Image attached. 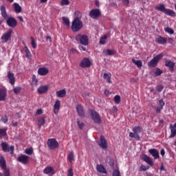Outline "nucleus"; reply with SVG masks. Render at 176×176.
Segmentation results:
<instances>
[{
  "label": "nucleus",
  "mask_w": 176,
  "mask_h": 176,
  "mask_svg": "<svg viewBox=\"0 0 176 176\" xmlns=\"http://www.w3.org/2000/svg\"><path fill=\"white\" fill-rule=\"evenodd\" d=\"M12 33H13V31L12 30H9L8 32L4 33L1 38V42L3 43H6L8 41H10V39L12 38Z\"/></svg>",
  "instance_id": "nucleus-5"
},
{
  "label": "nucleus",
  "mask_w": 176,
  "mask_h": 176,
  "mask_svg": "<svg viewBox=\"0 0 176 176\" xmlns=\"http://www.w3.org/2000/svg\"><path fill=\"white\" fill-rule=\"evenodd\" d=\"M77 124L78 125L79 129H82L85 127V124L80 122L79 120H77Z\"/></svg>",
  "instance_id": "nucleus-51"
},
{
  "label": "nucleus",
  "mask_w": 176,
  "mask_h": 176,
  "mask_svg": "<svg viewBox=\"0 0 176 176\" xmlns=\"http://www.w3.org/2000/svg\"><path fill=\"white\" fill-rule=\"evenodd\" d=\"M34 149H32V148H27L25 149V153H26V155H29L30 156L32 155Z\"/></svg>",
  "instance_id": "nucleus-39"
},
{
  "label": "nucleus",
  "mask_w": 176,
  "mask_h": 176,
  "mask_svg": "<svg viewBox=\"0 0 176 176\" xmlns=\"http://www.w3.org/2000/svg\"><path fill=\"white\" fill-rule=\"evenodd\" d=\"M168 43L173 44V42H174V39L171 37H168Z\"/></svg>",
  "instance_id": "nucleus-58"
},
{
  "label": "nucleus",
  "mask_w": 176,
  "mask_h": 176,
  "mask_svg": "<svg viewBox=\"0 0 176 176\" xmlns=\"http://www.w3.org/2000/svg\"><path fill=\"white\" fill-rule=\"evenodd\" d=\"M123 3H124V5H129L130 1L129 0H122Z\"/></svg>",
  "instance_id": "nucleus-64"
},
{
  "label": "nucleus",
  "mask_w": 176,
  "mask_h": 176,
  "mask_svg": "<svg viewBox=\"0 0 176 176\" xmlns=\"http://www.w3.org/2000/svg\"><path fill=\"white\" fill-rule=\"evenodd\" d=\"M0 176H10V170L9 168L3 169V173L0 172Z\"/></svg>",
  "instance_id": "nucleus-33"
},
{
  "label": "nucleus",
  "mask_w": 176,
  "mask_h": 176,
  "mask_svg": "<svg viewBox=\"0 0 176 176\" xmlns=\"http://www.w3.org/2000/svg\"><path fill=\"white\" fill-rule=\"evenodd\" d=\"M6 21L7 23V25L11 28H15V27H17V21H16V19L12 16L7 18Z\"/></svg>",
  "instance_id": "nucleus-10"
},
{
  "label": "nucleus",
  "mask_w": 176,
  "mask_h": 176,
  "mask_svg": "<svg viewBox=\"0 0 176 176\" xmlns=\"http://www.w3.org/2000/svg\"><path fill=\"white\" fill-rule=\"evenodd\" d=\"M31 39V45L33 47V49H36V43H35V39H34V37L31 36L30 37Z\"/></svg>",
  "instance_id": "nucleus-47"
},
{
  "label": "nucleus",
  "mask_w": 176,
  "mask_h": 176,
  "mask_svg": "<svg viewBox=\"0 0 176 176\" xmlns=\"http://www.w3.org/2000/svg\"><path fill=\"white\" fill-rule=\"evenodd\" d=\"M113 176H120V172H119L118 170H115L113 172Z\"/></svg>",
  "instance_id": "nucleus-56"
},
{
  "label": "nucleus",
  "mask_w": 176,
  "mask_h": 176,
  "mask_svg": "<svg viewBox=\"0 0 176 176\" xmlns=\"http://www.w3.org/2000/svg\"><path fill=\"white\" fill-rule=\"evenodd\" d=\"M114 102L115 104H120V96L116 95L114 96Z\"/></svg>",
  "instance_id": "nucleus-42"
},
{
  "label": "nucleus",
  "mask_w": 176,
  "mask_h": 176,
  "mask_svg": "<svg viewBox=\"0 0 176 176\" xmlns=\"http://www.w3.org/2000/svg\"><path fill=\"white\" fill-rule=\"evenodd\" d=\"M82 27L83 23L78 17H76L72 23V30L74 32H78Z\"/></svg>",
  "instance_id": "nucleus-1"
},
{
  "label": "nucleus",
  "mask_w": 176,
  "mask_h": 176,
  "mask_svg": "<svg viewBox=\"0 0 176 176\" xmlns=\"http://www.w3.org/2000/svg\"><path fill=\"white\" fill-rule=\"evenodd\" d=\"M8 96V92L5 89H0V101H5L6 100V97Z\"/></svg>",
  "instance_id": "nucleus-19"
},
{
  "label": "nucleus",
  "mask_w": 176,
  "mask_h": 176,
  "mask_svg": "<svg viewBox=\"0 0 176 176\" xmlns=\"http://www.w3.org/2000/svg\"><path fill=\"white\" fill-rule=\"evenodd\" d=\"M0 12H1V17H3L4 20H7V19H8L9 17V15H8V12H6V7H5V6H1Z\"/></svg>",
  "instance_id": "nucleus-16"
},
{
  "label": "nucleus",
  "mask_w": 176,
  "mask_h": 176,
  "mask_svg": "<svg viewBox=\"0 0 176 176\" xmlns=\"http://www.w3.org/2000/svg\"><path fill=\"white\" fill-rule=\"evenodd\" d=\"M155 9L156 10H160V12H162V13H165L166 10L164 4H161L158 7H155Z\"/></svg>",
  "instance_id": "nucleus-35"
},
{
  "label": "nucleus",
  "mask_w": 176,
  "mask_h": 176,
  "mask_svg": "<svg viewBox=\"0 0 176 176\" xmlns=\"http://www.w3.org/2000/svg\"><path fill=\"white\" fill-rule=\"evenodd\" d=\"M104 93L105 96H110L111 95V92H109V90H108V89L104 90Z\"/></svg>",
  "instance_id": "nucleus-60"
},
{
  "label": "nucleus",
  "mask_w": 176,
  "mask_h": 176,
  "mask_svg": "<svg viewBox=\"0 0 176 176\" xmlns=\"http://www.w3.org/2000/svg\"><path fill=\"white\" fill-rule=\"evenodd\" d=\"M165 32H167L168 34H170V35H173V34H174V30L168 27L165 28Z\"/></svg>",
  "instance_id": "nucleus-46"
},
{
  "label": "nucleus",
  "mask_w": 176,
  "mask_h": 176,
  "mask_svg": "<svg viewBox=\"0 0 176 176\" xmlns=\"http://www.w3.org/2000/svg\"><path fill=\"white\" fill-rule=\"evenodd\" d=\"M6 135V131L4 129H0V137H5Z\"/></svg>",
  "instance_id": "nucleus-54"
},
{
  "label": "nucleus",
  "mask_w": 176,
  "mask_h": 176,
  "mask_svg": "<svg viewBox=\"0 0 176 176\" xmlns=\"http://www.w3.org/2000/svg\"><path fill=\"white\" fill-rule=\"evenodd\" d=\"M76 111L78 113V116L81 118H83L85 116V111L83 110V107L80 105H78L76 107Z\"/></svg>",
  "instance_id": "nucleus-27"
},
{
  "label": "nucleus",
  "mask_w": 176,
  "mask_h": 176,
  "mask_svg": "<svg viewBox=\"0 0 176 176\" xmlns=\"http://www.w3.org/2000/svg\"><path fill=\"white\" fill-rule=\"evenodd\" d=\"M100 16H101V10L100 9H92L89 12V16L94 20H97Z\"/></svg>",
  "instance_id": "nucleus-7"
},
{
  "label": "nucleus",
  "mask_w": 176,
  "mask_h": 176,
  "mask_svg": "<svg viewBox=\"0 0 176 176\" xmlns=\"http://www.w3.org/2000/svg\"><path fill=\"white\" fill-rule=\"evenodd\" d=\"M7 76L9 80V83H10V85H14V83L16 82V78L14 77V74L10 72H8Z\"/></svg>",
  "instance_id": "nucleus-17"
},
{
  "label": "nucleus",
  "mask_w": 176,
  "mask_h": 176,
  "mask_svg": "<svg viewBox=\"0 0 176 176\" xmlns=\"http://www.w3.org/2000/svg\"><path fill=\"white\" fill-rule=\"evenodd\" d=\"M113 112L116 113L118 112V107L116 106H113L112 109Z\"/></svg>",
  "instance_id": "nucleus-61"
},
{
  "label": "nucleus",
  "mask_w": 176,
  "mask_h": 176,
  "mask_svg": "<svg viewBox=\"0 0 176 176\" xmlns=\"http://www.w3.org/2000/svg\"><path fill=\"white\" fill-rule=\"evenodd\" d=\"M43 113V110L42 109H38L36 112V115H42Z\"/></svg>",
  "instance_id": "nucleus-57"
},
{
  "label": "nucleus",
  "mask_w": 176,
  "mask_h": 176,
  "mask_svg": "<svg viewBox=\"0 0 176 176\" xmlns=\"http://www.w3.org/2000/svg\"><path fill=\"white\" fill-rule=\"evenodd\" d=\"M18 162L22 163V164H28V162H30V157L25 155H21L18 157Z\"/></svg>",
  "instance_id": "nucleus-13"
},
{
  "label": "nucleus",
  "mask_w": 176,
  "mask_h": 176,
  "mask_svg": "<svg viewBox=\"0 0 176 176\" xmlns=\"http://www.w3.org/2000/svg\"><path fill=\"white\" fill-rule=\"evenodd\" d=\"M91 65V61L89 58H84L80 63V67L81 68H89Z\"/></svg>",
  "instance_id": "nucleus-11"
},
{
  "label": "nucleus",
  "mask_w": 176,
  "mask_h": 176,
  "mask_svg": "<svg viewBox=\"0 0 176 176\" xmlns=\"http://www.w3.org/2000/svg\"><path fill=\"white\" fill-rule=\"evenodd\" d=\"M0 167L2 168V170L8 168L6 166V161L5 160V157H3V156L0 157Z\"/></svg>",
  "instance_id": "nucleus-26"
},
{
  "label": "nucleus",
  "mask_w": 176,
  "mask_h": 176,
  "mask_svg": "<svg viewBox=\"0 0 176 176\" xmlns=\"http://www.w3.org/2000/svg\"><path fill=\"white\" fill-rule=\"evenodd\" d=\"M107 35H104V36L101 37L100 39V45H105V41H107Z\"/></svg>",
  "instance_id": "nucleus-44"
},
{
  "label": "nucleus",
  "mask_w": 176,
  "mask_h": 176,
  "mask_svg": "<svg viewBox=\"0 0 176 176\" xmlns=\"http://www.w3.org/2000/svg\"><path fill=\"white\" fill-rule=\"evenodd\" d=\"M96 170L98 171V173H101L102 174H107V169H105V167H104V165H97L96 166Z\"/></svg>",
  "instance_id": "nucleus-28"
},
{
  "label": "nucleus",
  "mask_w": 176,
  "mask_h": 176,
  "mask_svg": "<svg viewBox=\"0 0 176 176\" xmlns=\"http://www.w3.org/2000/svg\"><path fill=\"white\" fill-rule=\"evenodd\" d=\"M140 171H146V170H149L148 166L142 165L140 167Z\"/></svg>",
  "instance_id": "nucleus-48"
},
{
  "label": "nucleus",
  "mask_w": 176,
  "mask_h": 176,
  "mask_svg": "<svg viewBox=\"0 0 176 176\" xmlns=\"http://www.w3.org/2000/svg\"><path fill=\"white\" fill-rule=\"evenodd\" d=\"M24 50H25V57L27 58H31L32 55H31V52L28 50V47H25Z\"/></svg>",
  "instance_id": "nucleus-38"
},
{
  "label": "nucleus",
  "mask_w": 176,
  "mask_h": 176,
  "mask_svg": "<svg viewBox=\"0 0 176 176\" xmlns=\"http://www.w3.org/2000/svg\"><path fill=\"white\" fill-rule=\"evenodd\" d=\"M162 109H163V108L160 107H157V109H156L157 113H160V112L162 111Z\"/></svg>",
  "instance_id": "nucleus-59"
},
{
  "label": "nucleus",
  "mask_w": 176,
  "mask_h": 176,
  "mask_svg": "<svg viewBox=\"0 0 176 176\" xmlns=\"http://www.w3.org/2000/svg\"><path fill=\"white\" fill-rule=\"evenodd\" d=\"M157 105H159V107L160 108H162L163 109V107H164L165 105V103H164V101H163V100H160L158 102H157Z\"/></svg>",
  "instance_id": "nucleus-49"
},
{
  "label": "nucleus",
  "mask_w": 176,
  "mask_h": 176,
  "mask_svg": "<svg viewBox=\"0 0 176 176\" xmlns=\"http://www.w3.org/2000/svg\"><path fill=\"white\" fill-rule=\"evenodd\" d=\"M76 41L77 42H79L81 45H83L84 46H87V45H89V37L87 36V35L78 34L76 36Z\"/></svg>",
  "instance_id": "nucleus-3"
},
{
  "label": "nucleus",
  "mask_w": 176,
  "mask_h": 176,
  "mask_svg": "<svg viewBox=\"0 0 176 176\" xmlns=\"http://www.w3.org/2000/svg\"><path fill=\"white\" fill-rule=\"evenodd\" d=\"M155 42L159 45H164L167 43V38L164 37H162L161 36H158L155 38Z\"/></svg>",
  "instance_id": "nucleus-18"
},
{
  "label": "nucleus",
  "mask_w": 176,
  "mask_h": 176,
  "mask_svg": "<svg viewBox=\"0 0 176 176\" xmlns=\"http://www.w3.org/2000/svg\"><path fill=\"white\" fill-rule=\"evenodd\" d=\"M47 146L50 149H56L58 148V142L55 138L49 139L47 140Z\"/></svg>",
  "instance_id": "nucleus-9"
},
{
  "label": "nucleus",
  "mask_w": 176,
  "mask_h": 176,
  "mask_svg": "<svg viewBox=\"0 0 176 176\" xmlns=\"http://www.w3.org/2000/svg\"><path fill=\"white\" fill-rule=\"evenodd\" d=\"M38 75H41V76H45V75H47L49 74V69H46V67H41L38 70Z\"/></svg>",
  "instance_id": "nucleus-24"
},
{
  "label": "nucleus",
  "mask_w": 176,
  "mask_h": 176,
  "mask_svg": "<svg viewBox=\"0 0 176 176\" xmlns=\"http://www.w3.org/2000/svg\"><path fill=\"white\" fill-rule=\"evenodd\" d=\"M45 124V119L43 118H39L38 119V126L41 127V126H43Z\"/></svg>",
  "instance_id": "nucleus-52"
},
{
  "label": "nucleus",
  "mask_w": 176,
  "mask_h": 176,
  "mask_svg": "<svg viewBox=\"0 0 176 176\" xmlns=\"http://www.w3.org/2000/svg\"><path fill=\"white\" fill-rule=\"evenodd\" d=\"M142 159L144 160V162H146L147 164H149L150 166H153V161H152V159L146 155H142Z\"/></svg>",
  "instance_id": "nucleus-20"
},
{
  "label": "nucleus",
  "mask_w": 176,
  "mask_h": 176,
  "mask_svg": "<svg viewBox=\"0 0 176 176\" xmlns=\"http://www.w3.org/2000/svg\"><path fill=\"white\" fill-rule=\"evenodd\" d=\"M165 67H168L170 71H174V67H175V63L171 60H168L165 63Z\"/></svg>",
  "instance_id": "nucleus-21"
},
{
  "label": "nucleus",
  "mask_w": 176,
  "mask_h": 176,
  "mask_svg": "<svg viewBox=\"0 0 176 176\" xmlns=\"http://www.w3.org/2000/svg\"><path fill=\"white\" fill-rule=\"evenodd\" d=\"M142 128L140 126H135L133 129V132L129 133V137L131 138H135L136 141H140L141 138L140 133H141Z\"/></svg>",
  "instance_id": "nucleus-2"
},
{
  "label": "nucleus",
  "mask_w": 176,
  "mask_h": 176,
  "mask_svg": "<svg viewBox=\"0 0 176 176\" xmlns=\"http://www.w3.org/2000/svg\"><path fill=\"white\" fill-rule=\"evenodd\" d=\"M14 8L15 13H21L22 8L17 3H14Z\"/></svg>",
  "instance_id": "nucleus-30"
},
{
  "label": "nucleus",
  "mask_w": 176,
  "mask_h": 176,
  "mask_svg": "<svg viewBox=\"0 0 176 176\" xmlns=\"http://www.w3.org/2000/svg\"><path fill=\"white\" fill-rule=\"evenodd\" d=\"M90 116L94 120V123H97L98 124H100L101 123V117H100V115H98V113L96 111H91Z\"/></svg>",
  "instance_id": "nucleus-6"
},
{
  "label": "nucleus",
  "mask_w": 176,
  "mask_h": 176,
  "mask_svg": "<svg viewBox=\"0 0 176 176\" xmlns=\"http://www.w3.org/2000/svg\"><path fill=\"white\" fill-rule=\"evenodd\" d=\"M164 89V87H163V85H157V91H158L159 93L162 91Z\"/></svg>",
  "instance_id": "nucleus-53"
},
{
  "label": "nucleus",
  "mask_w": 176,
  "mask_h": 176,
  "mask_svg": "<svg viewBox=\"0 0 176 176\" xmlns=\"http://www.w3.org/2000/svg\"><path fill=\"white\" fill-rule=\"evenodd\" d=\"M1 148L3 152H10L11 155H13V153H14V146H11L9 147V144H8V143L6 142L1 143Z\"/></svg>",
  "instance_id": "nucleus-8"
},
{
  "label": "nucleus",
  "mask_w": 176,
  "mask_h": 176,
  "mask_svg": "<svg viewBox=\"0 0 176 176\" xmlns=\"http://www.w3.org/2000/svg\"><path fill=\"white\" fill-rule=\"evenodd\" d=\"M132 63H133V64H135V65H136L138 68H141V67H142V60L132 59Z\"/></svg>",
  "instance_id": "nucleus-32"
},
{
  "label": "nucleus",
  "mask_w": 176,
  "mask_h": 176,
  "mask_svg": "<svg viewBox=\"0 0 176 176\" xmlns=\"http://www.w3.org/2000/svg\"><path fill=\"white\" fill-rule=\"evenodd\" d=\"M1 122H3V123H7L8 122V118H1Z\"/></svg>",
  "instance_id": "nucleus-63"
},
{
  "label": "nucleus",
  "mask_w": 176,
  "mask_h": 176,
  "mask_svg": "<svg viewBox=\"0 0 176 176\" xmlns=\"http://www.w3.org/2000/svg\"><path fill=\"white\" fill-rule=\"evenodd\" d=\"M62 20H63V23H64L67 27H69V24H70V23H69V19H68V18H67V17H65V16H63V17L62 18Z\"/></svg>",
  "instance_id": "nucleus-40"
},
{
  "label": "nucleus",
  "mask_w": 176,
  "mask_h": 176,
  "mask_svg": "<svg viewBox=\"0 0 176 176\" xmlns=\"http://www.w3.org/2000/svg\"><path fill=\"white\" fill-rule=\"evenodd\" d=\"M148 153L153 156V159L155 160L159 159V157H160V155H159V151L156 148L149 149Z\"/></svg>",
  "instance_id": "nucleus-15"
},
{
  "label": "nucleus",
  "mask_w": 176,
  "mask_h": 176,
  "mask_svg": "<svg viewBox=\"0 0 176 176\" xmlns=\"http://www.w3.org/2000/svg\"><path fill=\"white\" fill-rule=\"evenodd\" d=\"M163 74V72L160 70V69H157L155 71H154V76H160Z\"/></svg>",
  "instance_id": "nucleus-43"
},
{
  "label": "nucleus",
  "mask_w": 176,
  "mask_h": 176,
  "mask_svg": "<svg viewBox=\"0 0 176 176\" xmlns=\"http://www.w3.org/2000/svg\"><path fill=\"white\" fill-rule=\"evenodd\" d=\"M44 174H46L47 175H54L56 174V171H54V168L52 166H47L43 170Z\"/></svg>",
  "instance_id": "nucleus-14"
},
{
  "label": "nucleus",
  "mask_w": 176,
  "mask_h": 176,
  "mask_svg": "<svg viewBox=\"0 0 176 176\" xmlns=\"http://www.w3.org/2000/svg\"><path fill=\"white\" fill-rule=\"evenodd\" d=\"M160 153L162 156H164V155H166V151L164 150V148L161 150Z\"/></svg>",
  "instance_id": "nucleus-62"
},
{
  "label": "nucleus",
  "mask_w": 176,
  "mask_h": 176,
  "mask_svg": "<svg viewBox=\"0 0 176 176\" xmlns=\"http://www.w3.org/2000/svg\"><path fill=\"white\" fill-rule=\"evenodd\" d=\"M102 53L104 56H113L115 51L113 50H104Z\"/></svg>",
  "instance_id": "nucleus-29"
},
{
  "label": "nucleus",
  "mask_w": 176,
  "mask_h": 176,
  "mask_svg": "<svg viewBox=\"0 0 176 176\" xmlns=\"http://www.w3.org/2000/svg\"><path fill=\"white\" fill-rule=\"evenodd\" d=\"M31 85L32 86H36L38 85V80L33 78Z\"/></svg>",
  "instance_id": "nucleus-55"
},
{
  "label": "nucleus",
  "mask_w": 176,
  "mask_h": 176,
  "mask_svg": "<svg viewBox=\"0 0 176 176\" xmlns=\"http://www.w3.org/2000/svg\"><path fill=\"white\" fill-rule=\"evenodd\" d=\"M165 14H167L168 16H170L172 17H174L175 16V12H174L173 10H165Z\"/></svg>",
  "instance_id": "nucleus-34"
},
{
  "label": "nucleus",
  "mask_w": 176,
  "mask_h": 176,
  "mask_svg": "<svg viewBox=\"0 0 176 176\" xmlns=\"http://www.w3.org/2000/svg\"><path fill=\"white\" fill-rule=\"evenodd\" d=\"M68 160L72 163V162H74L75 160V155H74V152H71L69 155L67 156Z\"/></svg>",
  "instance_id": "nucleus-37"
},
{
  "label": "nucleus",
  "mask_w": 176,
  "mask_h": 176,
  "mask_svg": "<svg viewBox=\"0 0 176 176\" xmlns=\"http://www.w3.org/2000/svg\"><path fill=\"white\" fill-rule=\"evenodd\" d=\"M111 74L104 73L103 75L104 79H106L108 83H112V81H111Z\"/></svg>",
  "instance_id": "nucleus-36"
},
{
  "label": "nucleus",
  "mask_w": 176,
  "mask_h": 176,
  "mask_svg": "<svg viewBox=\"0 0 176 176\" xmlns=\"http://www.w3.org/2000/svg\"><path fill=\"white\" fill-rule=\"evenodd\" d=\"M67 176H74V170L72 168H69L67 170Z\"/></svg>",
  "instance_id": "nucleus-50"
},
{
  "label": "nucleus",
  "mask_w": 176,
  "mask_h": 176,
  "mask_svg": "<svg viewBox=\"0 0 176 176\" xmlns=\"http://www.w3.org/2000/svg\"><path fill=\"white\" fill-rule=\"evenodd\" d=\"M21 87H15L13 88V91L14 94H19L21 91Z\"/></svg>",
  "instance_id": "nucleus-41"
},
{
  "label": "nucleus",
  "mask_w": 176,
  "mask_h": 176,
  "mask_svg": "<svg viewBox=\"0 0 176 176\" xmlns=\"http://www.w3.org/2000/svg\"><path fill=\"white\" fill-rule=\"evenodd\" d=\"M170 138H173V137H175L176 135V129L173 126V124L170 125Z\"/></svg>",
  "instance_id": "nucleus-31"
},
{
  "label": "nucleus",
  "mask_w": 176,
  "mask_h": 176,
  "mask_svg": "<svg viewBox=\"0 0 176 176\" xmlns=\"http://www.w3.org/2000/svg\"><path fill=\"white\" fill-rule=\"evenodd\" d=\"M48 90H49V87L47 85H45V86H41L40 87H38L37 91L38 94H44V93H47Z\"/></svg>",
  "instance_id": "nucleus-22"
},
{
  "label": "nucleus",
  "mask_w": 176,
  "mask_h": 176,
  "mask_svg": "<svg viewBox=\"0 0 176 176\" xmlns=\"http://www.w3.org/2000/svg\"><path fill=\"white\" fill-rule=\"evenodd\" d=\"M60 100H57L54 105V113H55V115H57V113H58V111H60Z\"/></svg>",
  "instance_id": "nucleus-23"
},
{
  "label": "nucleus",
  "mask_w": 176,
  "mask_h": 176,
  "mask_svg": "<svg viewBox=\"0 0 176 176\" xmlns=\"http://www.w3.org/2000/svg\"><path fill=\"white\" fill-rule=\"evenodd\" d=\"M60 6H65L69 5V0H62L60 3Z\"/></svg>",
  "instance_id": "nucleus-45"
},
{
  "label": "nucleus",
  "mask_w": 176,
  "mask_h": 176,
  "mask_svg": "<svg viewBox=\"0 0 176 176\" xmlns=\"http://www.w3.org/2000/svg\"><path fill=\"white\" fill-rule=\"evenodd\" d=\"M100 141L98 142L99 146L102 148V149H107L108 148V143H107V140L104 136H100Z\"/></svg>",
  "instance_id": "nucleus-12"
},
{
  "label": "nucleus",
  "mask_w": 176,
  "mask_h": 176,
  "mask_svg": "<svg viewBox=\"0 0 176 176\" xmlns=\"http://www.w3.org/2000/svg\"><path fill=\"white\" fill-rule=\"evenodd\" d=\"M56 96L59 98H64L67 96V91L65 89H60L56 91Z\"/></svg>",
  "instance_id": "nucleus-25"
},
{
  "label": "nucleus",
  "mask_w": 176,
  "mask_h": 176,
  "mask_svg": "<svg viewBox=\"0 0 176 176\" xmlns=\"http://www.w3.org/2000/svg\"><path fill=\"white\" fill-rule=\"evenodd\" d=\"M163 56H164V54H160L157 55L155 57H154L151 60H150L148 63V67H156L157 65V63H159L160 59L163 58Z\"/></svg>",
  "instance_id": "nucleus-4"
}]
</instances>
